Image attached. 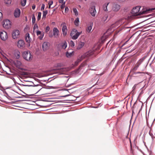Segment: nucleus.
I'll return each mask as SVG.
<instances>
[{
  "instance_id": "nucleus-25",
  "label": "nucleus",
  "mask_w": 155,
  "mask_h": 155,
  "mask_svg": "<svg viewBox=\"0 0 155 155\" xmlns=\"http://www.w3.org/2000/svg\"><path fill=\"white\" fill-rule=\"evenodd\" d=\"M74 51L69 53L68 51L66 52V56L68 58L71 57L73 54Z\"/></svg>"
},
{
  "instance_id": "nucleus-2",
  "label": "nucleus",
  "mask_w": 155,
  "mask_h": 155,
  "mask_svg": "<svg viewBox=\"0 0 155 155\" xmlns=\"http://www.w3.org/2000/svg\"><path fill=\"white\" fill-rule=\"evenodd\" d=\"M140 7V6H137L134 8L131 11V13L133 14L134 15L137 16L146 14L147 13V11H143L142 12H139Z\"/></svg>"
},
{
  "instance_id": "nucleus-3",
  "label": "nucleus",
  "mask_w": 155,
  "mask_h": 155,
  "mask_svg": "<svg viewBox=\"0 0 155 155\" xmlns=\"http://www.w3.org/2000/svg\"><path fill=\"white\" fill-rule=\"evenodd\" d=\"M82 31L78 32L75 28L72 29L70 33V35L73 40L77 39L82 33Z\"/></svg>"
},
{
  "instance_id": "nucleus-59",
  "label": "nucleus",
  "mask_w": 155,
  "mask_h": 155,
  "mask_svg": "<svg viewBox=\"0 0 155 155\" xmlns=\"http://www.w3.org/2000/svg\"><path fill=\"white\" fill-rule=\"evenodd\" d=\"M130 27H129V28H130ZM127 28H129V27H128H128H127Z\"/></svg>"
},
{
  "instance_id": "nucleus-24",
  "label": "nucleus",
  "mask_w": 155,
  "mask_h": 155,
  "mask_svg": "<svg viewBox=\"0 0 155 155\" xmlns=\"http://www.w3.org/2000/svg\"><path fill=\"white\" fill-rule=\"evenodd\" d=\"M81 57V56H79V58H78L77 60L75 62V65H77L78 63L83 59Z\"/></svg>"
},
{
  "instance_id": "nucleus-45",
  "label": "nucleus",
  "mask_w": 155,
  "mask_h": 155,
  "mask_svg": "<svg viewBox=\"0 0 155 155\" xmlns=\"http://www.w3.org/2000/svg\"><path fill=\"white\" fill-rule=\"evenodd\" d=\"M43 37V35H41L39 37V38L40 40H42Z\"/></svg>"
},
{
  "instance_id": "nucleus-42",
  "label": "nucleus",
  "mask_w": 155,
  "mask_h": 155,
  "mask_svg": "<svg viewBox=\"0 0 155 155\" xmlns=\"http://www.w3.org/2000/svg\"><path fill=\"white\" fill-rule=\"evenodd\" d=\"M36 33H37V35H41V31H36Z\"/></svg>"
},
{
  "instance_id": "nucleus-13",
  "label": "nucleus",
  "mask_w": 155,
  "mask_h": 155,
  "mask_svg": "<svg viewBox=\"0 0 155 155\" xmlns=\"http://www.w3.org/2000/svg\"><path fill=\"white\" fill-rule=\"evenodd\" d=\"M25 43L24 41L23 40H19L18 42V47L20 48H23L25 46Z\"/></svg>"
},
{
  "instance_id": "nucleus-26",
  "label": "nucleus",
  "mask_w": 155,
  "mask_h": 155,
  "mask_svg": "<svg viewBox=\"0 0 155 155\" xmlns=\"http://www.w3.org/2000/svg\"><path fill=\"white\" fill-rule=\"evenodd\" d=\"M79 18H77L75 20V21H74V24L76 25V26H78V24H79Z\"/></svg>"
},
{
  "instance_id": "nucleus-31",
  "label": "nucleus",
  "mask_w": 155,
  "mask_h": 155,
  "mask_svg": "<svg viewBox=\"0 0 155 155\" xmlns=\"http://www.w3.org/2000/svg\"><path fill=\"white\" fill-rule=\"evenodd\" d=\"M32 22L33 24L35 23V18L34 14L33 15L32 17Z\"/></svg>"
},
{
  "instance_id": "nucleus-10",
  "label": "nucleus",
  "mask_w": 155,
  "mask_h": 155,
  "mask_svg": "<svg viewBox=\"0 0 155 155\" xmlns=\"http://www.w3.org/2000/svg\"><path fill=\"white\" fill-rule=\"evenodd\" d=\"M89 11L91 15L93 17H94L96 13L95 6H93L91 7L89 9Z\"/></svg>"
},
{
  "instance_id": "nucleus-58",
  "label": "nucleus",
  "mask_w": 155,
  "mask_h": 155,
  "mask_svg": "<svg viewBox=\"0 0 155 155\" xmlns=\"http://www.w3.org/2000/svg\"><path fill=\"white\" fill-rule=\"evenodd\" d=\"M39 91V90H38V91H37L36 92V93H37L38 91Z\"/></svg>"
},
{
  "instance_id": "nucleus-50",
  "label": "nucleus",
  "mask_w": 155,
  "mask_h": 155,
  "mask_svg": "<svg viewBox=\"0 0 155 155\" xmlns=\"http://www.w3.org/2000/svg\"><path fill=\"white\" fill-rule=\"evenodd\" d=\"M53 36H54L53 34V35H52V34H49V36L50 37H52Z\"/></svg>"
},
{
  "instance_id": "nucleus-22",
  "label": "nucleus",
  "mask_w": 155,
  "mask_h": 155,
  "mask_svg": "<svg viewBox=\"0 0 155 155\" xmlns=\"http://www.w3.org/2000/svg\"><path fill=\"white\" fill-rule=\"evenodd\" d=\"M109 2L105 3L103 6V9L104 11H108L107 7L109 5Z\"/></svg>"
},
{
  "instance_id": "nucleus-29",
  "label": "nucleus",
  "mask_w": 155,
  "mask_h": 155,
  "mask_svg": "<svg viewBox=\"0 0 155 155\" xmlns=\"http://www.w3.org/2000/svg\"><path fill=\"white\" fill-rule=\"evenodd\" d=\"M73 12L75 13V14L76 16H77L78 15V12L76 8H74L73 9Z\"/></svg>"
},
{
  "instance_id": "nucleus-12",
  "label": "nucleus",
  "mask_w": 155,
  "mask_h": 155,
  "mask_svg": "<svg viewBox=\"0 0 155 155\" xmlns=\"http://www.w3.org/2000/svg\"><path fill=\"white\" fill-rule=\"evenodd\" d=\"M53 34L54 37L57 38L58 37L59 31L57 28L54 27L53 28Z\"/></svg>"
},
{
  "instance_id": "nucleus-11",
  "label": "nucleus",
  "mask_w": 155,
  "mask_h": 155,
  "mask_svg": "<svg viewBox=\"0 0 155 155\" xmlns=\"http://www.w3.org/2000/svg\"><path fill=\"white\" fill-rule=\"evenodd\" d=\"M120 8V6L118 4L114 3L113 4L112 8V10L115 12L118 11Z\"/></svg>"
},
{
  "instance_id": "nucleus-17",
  "label": "nucleus",
  "mask_w": 155,
  "mask_h": 155,
  "mask_svg": "<svg viewBox=\"0 0 155 155\" xmlns=\"http://www.w3.org/2000/svg\"><path fill=\"white\" fill-rule=\"evenodd\" d=\"M93 26V23L90 22L89 24L87 26V28L86 29V31L88 33L90 32Z\"/></svg>"
},
{
  "instance_id": "nucleus-15",
  "label": "nucleus",
  "mask_w": 155,
  "mask_h": 155,
  "mask_svg": "<svg viewBox=\"0 0 155 155\" xmlns=\"http://www.w3.org/2000/svg\"><path fill=\"white\" fill-rule=\"evenodd\" d=\"M20 15V9L18 8H16L14 11V15L15 18H18Z\"/></svg>"
},
{
  "instance_id": "nucleus-7",
  "label": "nucleus",
  "mask_w": 155,
  "mask_h": 155,
  "mask_svg": "<svg viewBox=\"0 0 155 155\" xmlns=\"http://www.w3.org/2000/svg\"><path fill=\"white\" fill-rule=\"evenodd\" d=\"M61 26H62V34L64 36H65L67 34L68 29L65 22H62L61 24Z\"/></svg>"
},
{
  "instance_id": "nucleus-41",
  "label": "nucleus",
  "mask_w": 155,
  "mask_h": 155,
  "mask_svg": "<svg viewBox=\"0 0 155 155\" xmlns=\"http://www.w3.org/2000/svg\"><path fill=\"white\" fill-rule=\"evenodd\" d=\"M45 8V5L43 4L41 5V10H43Z\"/></svg>"
},
{
  "instance_id": "nucleus-23",
  "label": "nucleus",
  "mask_w": 155,
  "mask_h": 155,
  "mask_svg": "<svg viewBox=\"0 0 155 155\" xmlns=\"http://www.w3.org/2000/svg\"><path fill=\"white\" fill-rule=\"evenodd\" d=\"M131 73L132 72H130ZM133 73V75H136L137 74H140V76H143V75L145 73L143 72H135L134 71V72H132Z\"/></svg>"
},
{
  "instance_id": "nucleus-30",
  "label": "nucleus",
  "mask_w": 155,
  "mask_h": 155,
  "mask_svg": "<svg viewBox=\"0 0 155 155\" xmlns=\"http://www.w3.org/2000/svg\"><path fill=\"white\" fill-rule=\"evenodd\" d=\"M107 17L108 16L107 15H105L104 16L102 19V21L104 22L107 19Z\"/></svg>"
},
{
  "instance_id": "nucleus-20",
  "label": "nucleus",
  "mask_w": 155,
  "mask_h": 155,
  "mask_svg": "<svg viewBox=\"0 0 155 155\" xmlns=\"http://www.w3.org/2000/svg\"><path fill=\"white\" fill-rule=\"evenodd\" d=\"M25 40L28 43H29L31 41V38H30L29 34V33H27L25 35Z\"/></svg>"
},
{
  "instance_id": "nucleus-38",
  "label": "nucleus",
  "mask_w": 155,
  "mask_h": 155,
  "mask_svg": "<svg viewBox=\"0 0 155 155\" xmlns=\"http://www.w3.org/2000/svg\"><path fill=\"white\" fill-rule=\"evenodd\" d=\"M70 44L71 46L72 47H74V46L75 44L74 41H71L70 42Z\"/></svg>"
},
{
  "instance_id": "nucleus-37",
  "label": "nucleus",
  "mask_w": 155,
  "mask_h": 155,
  "mask_svg": "<svg viewBox=\"0 0 155 155\" xmlns=\"http://www.w3.org/2000/svg\"><path fill=\"white\" fill-rule=\"evenodd\" d=\"M50 29V27L48 26H47L46 28L45 32L46 33L48 32L49 31Z\"/></svg>"
},
{
  "instance_id": "nucleus-9",
  "label": "nucleus",
  "mask_w": 155,
  "mask_h": 155,
  "mask_svg": "<svg viewBox=\"0 0 155 155\" xmlns=\"http://www.w3.org/2000/svg\"><path fill=\"white\" fill-rule=\"evenodd\" d=\"M93 53L94 52L93 51L90 50L85 53L84 54L81 56V57L82 58V59H84L85 57H88L89 56L92 55Z\"/></svg>"
},
{
  "instance_id": "nucleus-5",
  "label": "nucleus",
  "mask_w": 155,
  "mask_h": 155,
  "mask_svg": "<svg viewBox=\"0 0 155 155\" xmlns=\"http://www.w3.org/2000/svg\"><path fill=\"white\" fill-rule=\"evenodd\" d=\"M3 26L5 28L8 29L11 27V22L8 19L5 20L3 21Z\"/></svg>"
},
{
  "instance_id": "nucleus-34",
  "label": "nucleus",
  "mask_w": 155,
  "mask_h": 155,
  "mask_svg": "<svg viewBox=\"0 0 155 155\" xmlns=\"http://www.w3.org/2000/svg\"><path fill=\"white\" fill-rule=\"evenodd\" d=\"M31 84H23L22 85L23 86H28V87H30V86H33V84L34 83L32 82H31Z\"/></svg>"
},
{
  "instance_id": "nucleus-55",
  "label": "nucleus",
  "mask_w": 155,
  "mask_h": 155,
  "mask_svg": "<svg viewBox=\"0 0 155 155\" xmlns=\"http://www.w3.org/2000/svg\"><path fill=\"white\" fill-rule=\"evenodd\" d=\"M135 88V86H134L133 87V88L134 89Z\"/></svg>"
},
{
  "instance_id": "nucleus-40",
  "label": "nucleus",
  "mask_w": 155,
  "mask_h": 155,
  "mask_svg": "<svg viewBox=\"0 0 155 155\" xmlns=\"http://www.w3.org/2000/svg\"><path fill=\"white\" fill-rule=\"evenodd\" d=\"M3 18V15L2 13L0 12V21H1Z\"/></svg>"
},
{
  "instance_id": "nucleus-54",
  "label": "nucleus",
  "mask_w": 155,
  "mask_h": 155,
  "mask_svg": "<svg viewBox=\"0 0 155 155\" xmlns=\"http://www.w3.org/2000/svg\"><path fill=\"white\" fill-rule=\"evenodd\" d=\"M114 15V13H113L112 15V17Z\"/></svg>"
},
{
  "instance_id": "nucleus-16",
  "label": "nucleus",
  "mask_w": 155,
  "mask_h": 155,
  "mask_svg": "<svg viewBox=\"0 0 155 155\" xmlns=\"http://www.w3.org/2000/svg\"><path fill=\"white\" fill-rule=\"evenodd\" d=\"M60 45L62 49H65L67 47V43L65 41H64L60 44Z\"/></svg>"
},
{
  "instance_id": "nucleus-18",
  "label": "nucleus",
  "mask_w": 155,
  "mask_h": 155,
  "mask_svg": "<svg viewBox=\"0 0 155 155\" xmlns=\"http://www.w3.org/2000/svg\"><path fill=\"white\" fill-rule=\"evenodd\" d=\"M14 64L18 68H19L21 66V62L18 60H17L14 63Z\"/></svg>"
},
{
  "instance_id": "nucleus-36",
  "label": "nucleus",
  "mask_w": 155,
  "mask_h": 155,
  "mask_svg": "<svg viewBox=\"0 0 155 155\" xmlns=\"http://www.w3.org/2000/svg\"><path fill=\"white\" fill-rule=\"evenodd\" d=\"M65 2H64L63 3H62V5H61L60 7L61 9H64L65 7Z\"/></svg>"
},
{
  "instance_id": "nucleus-49",
  "label": "nucleus",
  "mask_w": 155,
  "mask_h": 155,
  "mask_svg": "<svg viewBox=\"0 0 155 155\" xmlns=\"http://www.w3.org/2000/svg\"><path fill=\"white\" fill-rule=\"evenodd\" d=\"M117 1L119 2H123L125 0H117Z\"/></svg>"
},
{
  "instance_id": "nucleus-4",
  "label": "nucleus",
  "mask_w": 155,
  "mask_h": 155,
  "mask_svg": "<svg viewBox=\"0 0 155 155\" xmlns=\"http://www.w3.org/2000/svg\"><path fill=\"white\" fill-rule=\"evenodd\" d=\"M22 56L27 61L31 60L32 58V55L29 51L24 52L22 54Z\"/></svg>"
},
{
  "instance_id": "nucleus-39",
  "label": "nucleus",
  "mask_w": 155,
  "mask_h": 155,
  "mask_svg": "<svg viewBox=\"0 0 155 155\" xmlns=\"http://www.w3.org/2000/svg\"><path fill=\"white\" fill-rule=\"evenodd\" d=\"M144 87H144H143L140 89L141 91L140 92V94H139L140 95H142L143 93V91L144 90V89H143V88Z\"/></svg>"
},
{
  "instance_id": "nucleus-47",
  "label": "nucleus",
  "mask_w": 155,
  "mask_h": 155,
  "mask_svg": "<svg viewBox=\"0 0 155 155\" xmlns=\"http://www.w3.org/2000/svg\"><path fill=\"white\" fill-rule=\"evenodd\" d=\"M53 1H50L48 3L49 5H51L53 4Z\"/></svg>"
},
{
  "instance_id": "nucleus-28",
  "label": "nucleus",
  "mask_w": 155,
  "mask_h": 155,
  "mask_svg": "<svg viewBox=\"0 0 155 155\" xmlns=\"http://www.w3.org/2000/svg\"><path fill=\"white\" fill-rule=\"evenodd\" d=\"M26 0H21V5L22 6H24L26 3Z\"/></svg>"
},
{
  "instance_id": "nucleus-35",
  "label": "nucleus",
  "mask_w": 155,
  "mask_h": 155,
  "mask_svg": "<svg viewBox=\"0 0 155 155\" xmlns=\"http://www.w3.org/2000/svg\"><path fill=\"white\" fill-rule=\"evenodd\" d=\"M38 29V26L37 24H35L33 27V30H35L36 29Z\"/></svg>"
},
{
  "instance_id": "nucleus-56",
  "label": "nucleus",
  "mask_w": 155,
  "mask_h": 155,
  "mask_svg": "<svg viewBox=\"0 0 155 155\" xmlns=\"http://www.w3.org/2000/svg\"><path fill=\"white\" fill-rule=\"evenodd\" d=\"M90 69L92 70H94V69H93V68H92V69Z\"/></svg>"
},
{
  "instance_id": "nucleus-21",
  "label": "nucleus",
  "mask_w": 155,
  "mask_h": 155,
  "mask_svg": "<svg viewBox=\"0 0 155 155\" xmlns=\"http://www.w3.org/2000/svg\"><path fill=\"white\" fill-rule=\"evenodd\" d=\"M14 55L17 59H18L20 57V52L18 51H16L14 52Z\"/></svg>"
},
{
  "instance_id": "nucleus-6",
  "label": "nucleus",
  "mask_w": 155,
  "mask_h": 155,
  "mask_svg": "<svg viewBox=\"0 0 155 155\" xmlns=\"http://www.w3.org/2000/svg\"><path fill=\"white\" fill-rule=\"evenodd\" d=\"M0 38L3 41H5L8 38L7 33L4 31L0 32Z\"/></svg>"
},
{
  "instance_id": "nucleus-8",
  "label": "nucleus",
  "mask_w": 155,
  "mask_h": 155,
  "mask_svg": "<svg viewBox=\"0 0 155 155\" xmlns=\"http://www.w3.org/2000/svg\"><path fill=\"white\" fill-rule=\"evenodd\" d=\"M20 31L18 30H15L13 31L12 33V37L14 39H16L18 38L20 36Z\"/></svg>"
},
{
  "instance_id": "nucleus-48",
  "label": "nucleus",
  "mask_w": 155,
  "mask_h": 155,
  "mask_svg": "<svg viewBox=\"0 0 155 155\" xmlns=\"http://www.w3.org/2000/svg\"><path fill=\"white\" fill-rule=\"evenodd\" d=\"M155 10V8H152L151 9H148V11H151V10L152 11V10Z\"/></svg>"
},
{
  "instance_id": "nucleus-19",
  "label": "nucleus",
  "mask_w": 155,
  "mask_h": 155,
  "mask_svg": "<svg viewBox=\"0 0 155 155\" xmlns=\"http://www.w3.org/2000/svg\"><path fill=\"white\" fill-rule=\"evenodd\" d=\"M84 45V43L83 42H80L78 43V45L77 47V49L79 50L82 48Z\"/></svg>"
},
{
  "instance_id": "nucleus-1",
  "label": "nucleus",
  "mask_w": 155,
  "mask_h": 155,
  "mask_svg": "<svg viewBox=\"0 0 155 155\" xmlns=\"http://www.w3.org/2000/svg\"><path fill=\"white\" fill-rule=\"evenodd\" d=\"M147 57L146 56H144L138 60L134 67L131 69L130 72H134L135 71L138 69L139 67H141L142 68V71H143L147 66V63L145 61Z\"/></svg>"
},
{
  "instance_id": "nucleus-32",
  "label": "nucleus",
  "mask_w": 155,
  "mask_h": 155,
  "mask_svg": "<svg viewBox=\"0 0 155 155\" xmlns=\"http://www.w3.org/2000/svg\"><path fill=\"white\" fill-rule=\"evenodd\" d=\"M5 3L8 5L10 4L12 2L11 0H5Z\"/></svg>"
},
{
  "instance_id": "nucleus-53",
  "label": "nucleus",
  "mask_w": 155,
  "mask_h": 155,
  "mask_svg": "<svg viewBox=\"0 0 155 155\" xmlns=\"http://www.w3.org/2000/svg\"><path fill=\"white\" fill-rule=\"evenodd\" d=\"M51 5H49V8H50Z\"/></svg>"
},
{
  "instance_id": "nucleus-51",
  "label": "nucleus",
  "mask_w": 155,
  "mask_h": 155,
  "mask_svg": "<svg viewBox=\"0 0 155 155\" xmlns=\"http://www.w3.org/2000/svg\"><path fill=\"white\" fill-rule=\"evenodd\" d=\"M35 7V5H33L32 6V9L33 10H34Z\"/></svg>"
},
{
  "instance_id": "nucleus-27",
  "label": "nucleus",
  "mask_w": 155,
  "mask_h": 155,
  "mask_svg": "<svg viewBox=\"0 0 155 155\" xmlns=\"http://www.w3.org/2000/svg\"><path fill=\"white\" fill-rule=\"evenodd\" d=\"M43 17L42 18H45L46 17V15L48 13V11L47 10L43 11Z\"/></svg>"
},
{
  "instance_id": "nucleus-33",
  "label": "nucleus",
  "mask_w": 155,
  "mask_h": 155,
  "mask_svg": "<svg viewBox=\"0 0 155 155\" xmlns=\"http://www.w3.org/2000/svg\"><path fill=\"white\" fill-rule=\"evenodd\" d=\"M41 12H39L38 13V15L37 17V20L38 21L39 20L41 19Z\"/></svg>"
},
{
  "instance_id": "nucleus-14",
  "label": "nucleus",
  "mask_w": 155,
  "mask_h": 155,
  "mask_svg": "<svg viewBox=\"0 0 155 155\" xmlns=\"http://www.w3.org/2000/svg\"><path fill=\"white\" fill-rule=\"evenodd\" d=\"M50 43L48 42H45L42 44V48L44 51L47 50L50 46Z\"/></svg>"
},
{
  "instance_id": "nucleus-43",
  "label": "nucleus",
  "mask_w": 155,
  "mask_h": 155,
  "mask_svg": "<svg viewBox=\"0 0 155 155\" xmlns=\"http://www.w3.org/2000/svg\"><path fill=\"white\" fill-rule=\"evenodd\" d=\"M69 8L68 7H66L65 9V12H68L69 11Z\"/></svg>"
},
{
  "instance_id": "nucleus-52",
  "label": "nucleus",
  "mask_w": 155,
  "mask_h": 155,
  "mask_svg": "<svg viewBox=\"0 0 155 155\" xmlns=\"http://www.w3.org/2000/svg\"><path fill=\"white\" fill-rule=\"evenodd\" d=\"M68 96V95H64V96H63L62 97H66Z\"/></svg>"
},
{
  "instance_id": "nucleus-57",
  "label": "nucleus",
  "mask_w": 155,
  "mask_h": 155,
  "mask_svg": "<svg viewBox=\"0 0 155 155\" xmlns=\"http://www.w3.org/2000/svg\"><path fill=\"white\" fill-rule=\"evenodd\" d=\"M90 69L92 70H94V69H93V68H92V69Z\"/></svg>"
},
{
  "instance_id": "nucleus-44",
  "label": "nucleus",
  "mask_w": 155,
  "mask_h": 155,
  "mask_svg": "<svg viewBox=\"0 0 155 155\" xmlns=\"http://www.w3.org/2000/svg\"><path fill=\"white\" fill-rule=\"evenodd\" d=\"M150 135L151 136V137L152 138H153L154 137V135L151 133H150V132L149 133Z\"/></svg>"
},
{
  "instance_id": "nucleus-46",
  "label": "nucleus",
  "mask_w": 155,
  "mask_h": 155,
  "mask_svg": "<svg viewBox=\"0 0 155 155\" xmlns=\"http://www.w3.org/2000/svg\"><path fill=\"white\" fill-rule=\"evenodd\" d=\"M63 1L64 0H59V2L60 3H63L64 2Z\"/></svg>"
}]
</instances>
